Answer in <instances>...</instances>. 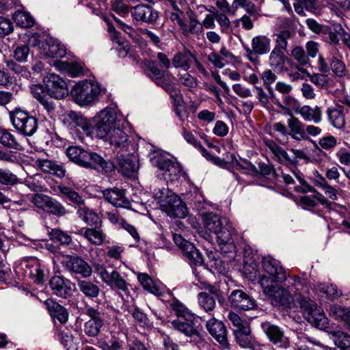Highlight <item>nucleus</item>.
I'll use <instances>...</instances> for the list:
<instances>
[{"label": "nucleus", "mask_w": 350, "mask_h": 350, "mask_svg": "<svg viewBox=\"0 0 350 350\" xmlns=\"http://www.w3.org/2000/svg\"><path fill=\"white\" fill-rule=\"evenodd\" d=\"M232 5L235 8H241L250 15H256L259 9L251 0H233Z\"/></svg>", "instance_id": "nucleus-52"}, {"label": "nucleus", "mask_w": 350, "mask_h": 350, "mask_svg": "<svg viewBox=\"0 0 350 350\" xmlns=\"http://www.w3.org/2000/svg\"><path fill=\"white\" fill-rule=\"evenodd\" d=\"M30 55V48L27 44L17 46L13 51V57L17 62L25 63Z\"/></svg>", "instance_id": "nucleus-53"}, {"label": "nucleus", "mask_w": 350, "mask_h": 350, "mask_svg": "<svg viewBox=\"0 0 350 350\" xmlns=\"http://www.w3.org/2000/svg\"><path fill=\"white\" fill-rule=\"evenodd\" d=\"M226 12H215V20L220 27L221 31L226 33L230 27V21L225 14Z\"/></svg>", "instance_id": "nucleus-64"}, {"label": "nucleus", "mask_w": 350, "mask_h": 350, "mask_svg": "<svg viewBox=\"0 0 350 350\" xmlns=\"http://www.w3.org/2000/svg\"><path fill=\"white\" fill-rule=\"evenodd\" d=\"M147 68L148 70V76L154 82L156 80L161 79L165 72L160 69L155 62L149 61L147 63Z\"/></svg>", "instance_id": "nucleus-63"}, {"label": "nucleus", "mask_w": 350, "mask_h": 350, "mask_svg": "<svg viewBox=\"0 0 350 350\" xmlns=\"http://www.w3.org/2000/svg\"><path fill=\"white\" fill-rule=\"evenodd\" d=\"M49 312L54 320L65 323L68 319V312L65 308H48Z\"/></svg>", "instance_id": "nucleus-60"}, {"label": "nucleus", "mask_w": 350, "mask_h": 350, "mask_svg": "<svg viewBox=\"0 0 350 350\" xmlns=\"http://www.w3.org/2000/svg\"><path fill=\"white\" fill-rule=\"evenodd\" d=\"M83 236L92 243L100 245L105 239V234L98 230L88 228L85 230Z\"/></svg>", "instance_id": "nucleus-51"}, {"label": "nucleus", "mask_w": 350, "mask_h": 350, "mask_svg": "<svg viewBox=\"0 0 350 350\" xmlns=\"http://www.w3.org/2000/svg\"><path fill=\"white\" fill-rule=\"evenodd\" d=\"M150 161L152 165L164 172L165 176L171 180H176L182 171L179 163L160 154L154 156Z\"/></svg>", "instance_id": "nucleus-10"}, {"label": "nucleus", "mask_w": 350, "mask_h": 350, "mask_svg": "<svg viewBox=\"0 0 350 350\" xmlns=\"http://www.w3.org/2000/svg\"><path fill=\"white\" fill-rule=\"evenodd\" d=\"M206 289L208 293L201 292L198 294V304L200 306H215V299H218L219 305L223 304L224 299H221L220 291L217 287L208 285Z\"/></svg>", "instance_id": "nucleus-23"}, {"label": "nucleus", "mask_w": 350, "mask_h": 350, "mask_svg": "<svg viewBox=\"0 0 350 350\" xmlns=\"http://www.w3.org/2000/svg\"><path fill=\"white\" fill-rule=\"evenodd\" d=\"M31 93L33 98H36L39 103L45 98H49V92L46 89V85L44 87L41 84H33L30 87Z\"/></svg>", "instance_id": "nucleus-55"}, {"label": "nucleus", "mask_w": 350, "mask_h": 350, "mask_svg": "<svg viewBox=\"0 0 350 350\" xmlns=\"http://www.w3.org/2000/svg\"><path fill=\"white\" fill-rule=\"evenodd\" d=\"M135 158L129 154L126 156L120 155L118 157V167L119 172L126 177L133 176L138 169V165L135 161Z\"/></svg>", "instance_id": "nucleus-24"}, {"label": "nucleus", "mask_w": 350, "mask_h": 350, "mask_svg": "<svg viewBox=\"0 0 350 350\" xmlns=\"http://www.w3.org/2000/svg\"><path fill=\"white\" fill-rule=\"evenodd\" d=\"M334 343L341 350H350V335L337 332L334 334Z\"/></svg>", "instance_id": "nucleus-57"}, {"label": "nucleus", "mask_w": 350, "mask_h": 350, "mask_svg": "<svg viewBox=\"0 0 350 350\" xmlns=\"http://www.w3.org/2000/svg\"><path fill=\"white\" fill-rule=\"evenodd\" d=\"M0 144L10 149L21 150L23 147L16 137L5 129L0 128Z\"/></svg>", "instance_id": "nucleus-33"}, {"label": "nucleus", "mask_w": 350, "mask_h": 350, "mask_svg": "<svg viewBox=\"0 0 350 350\" xmlns=\"http://www.w3.org/2000/svg\"><path fill=\"white\" fill-rule=\"evenodd\" d=\"M10 118L13 126L25 137H31L38 128L37 118L29 112L16 108L10 112Z\"/></svg>", "instance_id": "nucleus-4"}, {"label": "nucleus", "mask_w": 350, "mask_h": 350, "mask_svg": "<svg viewBox=\"0 0 350 350\" xmlns=\"http://www.w3.org/2000/svg\"><path fill=\"white\" fill-rule=\"evenodd\" d=\"M66 154L71 161L79 166L95 170H101L105 173L114 170L113 163L101 155L79 146H72L66 149Z\"/></svg>", "instance_id": "nucleus-1"}, {"label": "nucleus", "mask_w": 350, "mask_h": 350, "mask_svg": "<svg viewBox=\"0 0 350 350\" xmlns=\"http://www.w3.org/2000/svg\"><path fill=\"white\" fill-rule=\"evenodd\" d=\"M228 300L232 306H256L254 301L241 290H234L229 295Z\"/></svg>", "instance_id": "nucleus-30"}, {"label": "nucleus", "mask_w": 350, "mask_h": 350, "mask_svg": "<svg viewBox=\"0 0 350 350\" xmlns=\"http://www.w3.org/2000/svg\"><path fill=\"white\" fill-rule=\"evenodd\" d=\"M101 92V86L98 83L89 80L78 82L73 86L70 92L75 102L81 106L92 104L98 99Z\"/></svg>", "instance_id": "nucleus-3"}, {"label": "nucleus", "mask_w": 350, "mask_h": 350, "mask_svg": "<svg viewBox=\"0 0 350 350\" xmlns=\"http://www.w3.org/2000/svg\"><path fill=\"white\" fill-rule=\"evenodd\" d=\"M94 269L102 281L111 288H117L124 292L128 291L129 284L116 270L107 269L103 265L99 264L96 265Z\"/></svg>", "instance_id": "nucleus-8"}, {"label": "nucleus", "mask_w": 350, "mask_h": 350, "mask_svg": "<svg viewBox=\"0 0 350 350\" xmlns=\"http://www.w3.org/2000/svg\"><path fill=\"white\" fill-rule=\"evenodd\" d=\"M185 251L183 252L187 258L189 263L193 266H200L204 263V258L200 251L192 244L186 245Z\"/></svg>", "instance_id": "nucleus-34"}, {"label": "nucleus", "mask_w": 350, "mask_h": 350, "mask_svg": "<svg viewBox=\"0 0 350 350\" xmlns=\"http://www.w3.org/2000/svg\"><path fill=\"white\" fill-rule=\"evenodd\" d=\"M46 89L55 99H62L68 94L65 81L59 75L50 74L46 81Z\"/></svg>", "instance_id": "nucleus-14"}, {"label": "nucleus", "mask_w": 350, "mask_h": 350, "mask_svg": "<svg viewBox=\"0 0 350 350\" xmlns=\"http://www.w3.org/2000/svg\"><path fill=\"white\" fill-rule=\"evenodd\" d=\"M278 282L273 277L269 278L266 275H261L259 279V282L263 289V292L269 297L275 293V291L279 287L277 284Z\"/></svg>", "instance_id": "nucleus-40"}, {"label": "nucleus", "mask_w": 350, "mask_h": 350, "mask_svg": "<svg viewBox=\"0 0 350 350\" xmlns=\"http://www.w3.org/2000/svg\"><path fill=\"white\" fill-rule=\"evenodd\" d=\"M261 79L263 81L264 85L267 90L270 97L274 99L275 94L271 85L275 81L277 76L271 69H267L262 72Z\"/></svg>", "instance_id": "nucleus-45"}, {"label": "nucleus", "mask_w": 350, "mask_h": 350, "mask_svg": "<svg viewBox=\"0 0 350 350\" xmlns=\"http://www.w3.org/2000/svg\"><path fill=\"white\" fill-rule=\"evenodd\" d=\"M269 298L272 305L279 304L282 306H288L293 303L295 306L299 304V306H317V304H314L308 297L301 294H295L293 297L287 290L280 286Z\"/></svg>", "instance_id": "nucleus-6"}, {"label": "nucleus", "mask_w": 350, "mask_h": 350, "mask_svg": "<svg viewBox=\"0 0 350 350\" xmlns=\"http://www.w3.org/2000/svg\"><path fill=\"white\" fill-rule=\"evenodd\" d=\"M262 267L266 273L278 282H283L286 279V273L280 266V262L271 256L264 257L262 260Z\"/></svg>", "instance_id": "nucleus-21"}, {"label": "nucleus", "mask_w": 350, "mask_h": 350, "mask_svg": "<svg viewBox=\"0 0 350 350\" xmlns=\"http://www.w3.org/2000/svg\"><path fill=\"white\" fill-rule=\"evenodd\" d=\"M131 14L134 20L148 24H153L158 18V12L151 6L143 3L133 6Z\"/></svg>", "instance_id": "nucleus-16"}, {"label": "nucleus", "mask_w": 350, "mask_h": 350, "mask_svg": "<svg viewBox=\"0 0 350 350\" xmlns=\"http://www.w3.org/2000/svg\"><path fill=\"white\" fill-rule=\"evenodd\" d=\"M109 144L119 151L127 152L131 144L129 135L125 132L124 123L118 125L109 133V136L105 139Z\"/></svg>", "instance_id": "nucleus-13"}, {"label": "nucleus", "mask_w": 350, "mask_h": 350, "mask_svg": "<svg viewBox=\"0 0 350 350\" xmlns=\"http://www.w3.org/2000/svg\"><path fill=\"white\" fill-rule=\"evenodd\" d=\"M98 346L103 350H119L121 348V343L118 337L110 333L109 335L98 340Z\"/></svg>", "instance_id": "nucleus-37"}, {"label": "nucleus", "mask_w": 350, "mask_h": 350, "mask_svg": "<svg viewBox=\"0 0 350 350\" xmlns=\"http://www.w3.org/2000/svg\"><path fill=\"white\" fill-rule=\"evenodd\" d=\"M314 291L317 293H323L325 297L329 299H334L340 295L337 287L334 284H319L314 286Z\"/></svg>", "instance_id": "nucleus-42"}, {"label": "nucleus", "mask_w": 350, "mask_h": 350, "mask_svg": "<svg viewBox=\"0 0 350 350\" xmlns=\"http://www.w3.org/2000/svg\"><path fill=\"white\" fill-rule=\"evenodd\" d=\"M44 211L59 217L64 216L67 213L66 208L59 202L51 197Z\"/></svg>", "instance_id": "nucleus-50"}, {"label": "nucleus", "mask_w": 350, "mask_h": 350, "mask_svg": "<svg viewBox=\"0 0 350 350\" xmlns=\"http://www.w3.org/2000/svg\"><path fill=\"white\" fill-rule=\"evenodd\" d=\"M13 19L16 24L21 27H31L34 25L32 16L25 12H16L13 15Z\"/></svg>", "instance_id": "nucleus-44"}, {"label": "nucleus", "mask_w": 350, "mask_h": 350, "mask_svg": "<svg viewBox=\"0 0 350 350\" xmlns=\"http://www.w3.org/2000/svg\"><path fill=\"white\" fill-rule=\"evenodd\" d=\"M261 327L271 342L282 348H287L289 345V340L284 334L281 329L275 325L269 322L262 323Z\"/></svg>", "instance_id": "nucleus-17"}, {"label": "nucleus", "mask_w": 350, "mask_h": 350, "mask_svg": "<svg viewBox=\"0 0 350 350\" xmlns=\"http://www.w3.org/2000/svg\"><path fill=\"white\" fill-rule=\"evenodd\" d=\"M77 214L88 225H93L98 219V215L85 204L78 208Z\"/></svg>", "instance_id": "nucleus-49"}, {"label": "nucleus", "mask_w": 350, "mask_h": 350, "mask_svg": "<svg viewBox=\"0 0 350 350\" xmlns=\"http://www.w3.org/2000/svg\"><path fill=\"white\" fill-rule=\"evenodd\" d=\"M160 202L162 209L171 217L184 218L187 214L185 203L174 193L167 195Z\"/></svg>", "instance_id": "nucleus-9"}, {"label": "nucleus", "mask_w": 350, "mask_h": 350, "mask_svg": "<svg viewBox=\"0 0 350 350\" xmlns=\"http://www.w3.org/2000/svg\"><path fill=\"white\" fill-rule=\"evenodd\" d=\"M330 69L339 77L345 76L347 73L345 64L336 57H332L330 60Z\"/></svg>", "instance_id": "nucleus-59"}, {"label": "nucleus", "mask_w": 350, "mask_h": 350, "mask_svg": "<svg viewBox=\"0 0 350 350\" xmlns=\"http://www.w3.org/2000/svg\"><path fill=\"white\" fill-rule=\"evenodd\" d=\"M48 51L46 54L51 57H62L66 54L65 46L57 40L49 39L46 41Z\"/></svg>", "instance_id": "nucleus-39"}, {"label": "nucleus", "mask_w": 350, "mask_h": 350, "mask_svg": "<svg viewBox=\"0 0 350 350\" xmlns=\"http://www.w3.org/2000/svg\"><path fill=\"white\" fill-rule=\"evenodd\" d=\"M49 235L51 240L61 244L68 245L72 241L71 237L59 229H52Z\"/></svg>", "instance_id": "nucleus-56"}, {"label": "nucleus", "mask_w": 350, "mask_h": 350, "mask_svg": "<svg viewBox=\"0 0 350 350\" xmlns=\"http://www.w3.org/2000/svg\"><path fill=\"white\" fill-rule=\"evenodd\" d=\"M344 107L335 105L327 109L326 114L329 122L336 129H342L345 125V118L343 113Z\"/></svg>", "instance_id": "nucleus-26"}, {"label": "nucleus", "mask_w": 350, "mask_h": 350, "mask_svg": "<svg viewBox=\"0 0 350 350\" xmlns=\"http://www.w3.org/2000/svg\"><path fill=\"white\" fill-rule=\"evenodd\" d=\"M172 309L177 316V319L172 322L174 329L187 336L198 335L197 331L192 325L195 319L194 314L191 312L188 308H172Z\"/></svg>", "instance_id": "nucleus-7"}, {"label": "nucleus", "mask_w": 350, "mask_h": 350, "mask_svg": "<svg viewBox=\"0 0 350 350\" xmlns=\"http://www.w3.org/2000/svg\"><path fill=\"white\" fill-rule=\"evenodd\" d=\"M295 111L299 113L305 120L313 122L315 124L319 123L322 120V111L318 106L311 107L304 105L297 109Z\"/></svg>", "instance_id": "nucleus-28"}, {"label": "nucleus", "mask_w": 350, "mask_h": 350, "mask_svg": "<svg viewBox=\"0 0 350 350\" xmlns=\"http://www.w3.org/2000/svg\"><path fill=\"white\" fill-rule=\"evenodd\" d=\"M59 191L66 196L71 202H72L76 208H79L85 204L83 198L75 191L68 187H59Z\"/></svg>", "instance_id": "nucleus-43"}, {"label": "nucleus", "mask_w": 350, "mask_h": 350, "mask_svg": "<svg viewBox=\"0 0 350 350\" xmlns=\"http://www.w3.org/2000/svg\"><path fill=\"white\" fill-rule=\"evenodd\" d=\"M269 148L280 163H295V159L291 158L286 151L280 146L273 144L269 146Z\"/></svg>", "instance_id": "nucleus-47"}, {"label": "nucleus", "mask_w": 350, "mask_h": 350, "mask_svg": "<svg viewBox=\"0 0 350 350\" xmlns=\"http://www.w3.org/2000/svg\"><path fill=\"white\" fill-rule=\"evenodd\" d=\"M194 55L187 49L174 55L172 64L176 68H180L185 71L191 68Z\"/></svg>", "instance_id": "nucleus-27"}, {"label": "nucleus", "mask_w": 350, "mask_h": 350, "mask_svg": "<svg viewBox=\"0 0 350 350\" xmlns=\"http://www.w3.org/2000/svg\"><path fill=\"white\" fill-rule=\"evenodd\" d=\"M62 264L68 271L80 275L83 278H88L92 273L90 265L78 256H66Z\"/></svg>", "instance_id": "nucleus-11"}, {"label": "nucleus", "mask_w": 350, "mask_h": 350, "mask_svg": "<svg viewBox=\"0 0 350 350\" xmlns=\"http://www.w3.org/2000/svg\"><path fill=\"white\" fill-rule=\"evenodd\" d=\"M329 314L334 319L344 322L350 329V308H329Z\"/></svg>", "instance_id": "nucleus-38"}, {"label": "nucleus", "mask_w": 350, "mask_h": 350, "mask_svg": "<svg viewBox=\"0 0 350 350\" xmlns=\"http://www.w3.org/2000/svg\"><path fill=\"white\" fill-rule=\"evenodd\" d=\"M181 29L183 31V34L187 36L191 34L198 36L203 32L202 25H201L200 21L198 19H196L192 12L189 15V24L187 25L185 23Z\"/></svg>", "instance_id": "nucleus-35"}, {"label": "nucleus", "mask_w": 350, "mask_h": 350, "mask_svg": "<svg viewBox=\"0 0 350 350\" xmlns=\"http://www.w3.org/2000/svg\"><path fill=\"white\" fill-rule=\"evenodd\" d=\"M137 279L145 290L154 295H159L160 290L147 273H139Z\"/></svg>", "instance_id": "nucleus-46"}, {"label": "nucleus", "mask_w": 350, "mask_h": 350, "mask_svg": "<svg viewBox=\"0 0 350 350\" xmlns=\"http://www.w3.org/2000/svg\"><path fill=\"white\" fill-rule=\"evenodd\" d=\"M269 53V67L275 71H282L286 59L284 51L273 48Z\"/></svg>", "instance_id": "nucleus-31"}, {"label": "nucleus", "mask_w": 350, "mask_h": 350, "mask_svg": "<svg viewBox=\"0 0 350 350\" xmlns=\"http://www.w3.org/2000/svg\"><path fill=\"white\" fill-rule=\"evenodd\" d=\"M242 328L235 329L233 334L237 343L243 348L254 349V340L252 336V330L250 324H245Z\"/></svg>", "instance_id": "nucleus-22"}, {"label": "nucleus", "mask_w": 350, "mask_h": 350, "mask_svg": "<svg viewBox=\"0 0 350 350\" xmlns=\"http://www.w3.org/2000/svg\"><path fill=\"white\" fill-rule=\"evenodd\" d=\"M79 288L85 296L96 297L99 293V288L90 281L79 280L77 282Z\"/></svg>", "instance_id": "nucleus-41"}, {"label": "nucleus", "mask_w": 350, "mask_h": 350, "mask_svg": "<svg viewBox=\"0 0 350 350\" xmlns=\"http://www.w3.org/2000/svg\"><path fill=\"white\" fill-rule=\"evenodd\" d=\"M102 193L104 198L115 206L124 208H129L131 206V202L126 198L124 189L113 187L103 190Z\"/></svg>", "instance_id": "nucleus-18"}, {"label": "nucleus", "mask_w": 350, "mask_h": 350, "mask_svg": "<svg viewBox=\"0 0 350 350\" xmlns=\"http://www.w3.org/2000/svg\"><path fill=\"white\" fill-rule=\"evenodd\" d=\"M232 231V228L226 224L222 229H221V231L216 233L217 237V243L234 242Z\"/></svg>", "instance_id": "nucleus-62"}, {"label": "nucleus", "mask_w": 350, "mask_h": 350, "mask_svg": "<svg viewBox=\"0 0 350 350\" xmlns=\"http://www.w3.org/2000/svg\"><path fill=\"white\" fill-rule=\"evenodd\" d=\"M68 118L72 120V129L78 126L82 129L88 135L90 134L91 126L88 120L81 114L70 111L68 112Z\"/></svg>", "instance_id": "nucleus-36"}, {"label": "nucleus", "mask_w": 350, "mask_h": 350, "mask_svg": "<svg viewBox=\"0 0 350 350\" xmlns=\"http://www.w3.org/2000/svg\"><path fill=\"white\" fill-rule=\"evenodd\" d=\"M305 319L311 325L319 329H324L328 324V319L322 308H304Z\"/></svg>", "instance_id": "nucleus-20"}, {"label": "nucleus", "mask_w": 350, "mask_h": 350, "mask_svg": "<svg viewBox=\"0 0 350 350\" xmlns=\"http://www.w3.org/2000/svg\"><path fill=\"white\" fill-rule=\"evenodd\" d=\"M203 221L206 228L215 234L221 231L226 224L227 219L213 213H202Z\"/></svg>", "instance_id": "nucleus-25"}, {"label": "nucleus", "mask_w": 350, "mask_h": 350, "mask_svg": "<svg viewBox=\"0 0 350 350\" xmlns=\"http://www.w3.org/2000/svg\"><path fill=\"white\" fill-rule=\"evenodd\" d=\"M290 118L287 120L289 129L288 135L297 141L305 137V130L303 123L292 113H290Z\"/></svg>", "instance_id": "nucleus-29"}, {"label": "nucleus", "mask_w": 350, "mask_h": 350, "mask_svg": "<svg viewBox=\"0 0 350 350\" xmlns=\"http://www.w3.org/2000/svg\"><path fill=\"white\" fill-rule=\"evenodd\" d=\"M5 64L8 68L15 74L20 75L22 77L28 78L30 75V72L25 66H23L16 63V61L12 59L6 60Z\"/></svg>", "instance_id": "nucleus-61"}, {"label": "nucleus", "mask_w": 350, "mask_h": 350, "mask_svg": "<svg viewBox=\"0 0 350 350\" xmlns=\"http://www.w3.org/2000/svg\"><path fill=\"white\" fill-rule=\"evenodd\" d=\"M291 55L301 66L309 64L310 59L303 47L297 46L293 49Z\"/></svg>", "instance_id": "nucleus-58"}, {"label": "nucleus", "mask_w": 350, "mask_h": 350, "mask_svg": "<svg viewBox=\"0 0 350 350\" xmlns=\"http://www.w3.org/2000/svg\"><path fill=\"white\" fill-rule=\"evenodd\" d=\"M292 33L290 30L285 29L280 31L276 34L275 46L274 48H278L282 51H286L288 46V41L291 38Z\"/></svg>", "instance_id": "nucleus-54"}, {"label": "nucleus", "mask_w": 350, "mask_h": 350, "mask_svg": "<svg viewBox=\"0 0 350 350\" xmlns=\"http://www.w3.org/2000/svg\"><path fill=\"white\" fill-rule=\"evenodd\" d=\"M36 165L44 172L53 174L58 177L65 176V170L62 166L56 164L55 162L48 159H37Z\"/></svg>", "instance_id": "nucleus-32"}, {"label": "nucleus", "mask_w": 350, "mask_h": 350, "mask_svg": "<svg viewBox=\"0 0 350 350\" xmlns=\"http://www.w3.org/2000/svg\"><path fill=\"white\" fill-rule=\"evenodd\" d=\"M88 314L91 317V320L85 323L84 331L89 336L94 337L98 335L100 327L103 325L105 314L94 308H90Z\"/></svg>", "instance_id": "nucleus-19"}, {"label": "nucleus", "mask_w": 350, "mask_h": 350, "mask_svg": "<svg viewBox=\"0 0 350 350\" xmlns=\"http://www.w3.org/2000/svg\"><path fill=\"white\" fill-rule=\"evenodd\" d=\"M123 115L112 107H106L94 117L95 126L93 128L96 136L105 139L109 133L121 123H124Z\"/></svg>", "instance_id": "nucleus-2"}, {"label": "nucleus", "mask_w": 350, "mask_h": 350, "mask_svg": "<svg viewBox=\"0 0 350 350\" xmlns=\"http://www.w3.org/2000/svg\"><path fill=\"white\" fill-rule=\"evenodd\" d=\"M206 326L209 334L219 343L221 347L230 348L226 327L221 321L211 319L206 322Z\"/></svg>", "instance_id": "nucleus-15"}, {"label": "nucleus", "mask_w": 350, "mask_h": 350, "mask_svg": "<svg viewBox=\"0 0 350 350\" xmlns=\"http://www.w3.org/2000/svg\"><path fill=\"white\" fill-rule=\"evenodd\" d=\"M49 284L54 295L64 299L70 297L75 288V284L62 275L53 276Z\"/></svg>", "instance_id": "nucleus-12"}, {"label": "nucleus", "mask_w": 350, "mask_h": 350, "mask_svg": "<svg viewBox=\"0 0 350 350\" xmlns=\"http://www.w3.org/2000/svg\"><path fill=\"white\" fill-rule=\"evenodd\" d=\"M20 183L18 176L8 169L0 168V184L14 186Z\"/></svg>", "instance_id": "nucleus-48"}, {"label": "nucleus", "mask_w": 350, "mask_h": 350, "mask_svg": "<svg viewBox=\"0 0 350 350\" xmlns=\"http://www.w3.org/2000/svg\"><path fill=\"white\" fill-rule=\"evenodd\" d=\"M271 40L265 35H257L251 40V47L245 46V56L252 64H257L259 57L267 55L271 51Z\"/></svg>", "instance_id": "nucleus-5"}]
</instances>
